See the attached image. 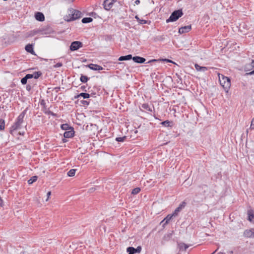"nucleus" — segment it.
Masks as SVG:
<instances>
[{
    "instance_id": "2",
    "label": "nucleus",
    "mask_w": 254,
    "mask_h": 254,
    "mask_svg": "<svg viewBox=\"0 0 254 254\" xmlns=\"http://www.w3.org/2000/svg\"><path fill=\"white\" fill-rule=\"evenodd\" d=\"M218 76L220 84L223 87L224 90L228 92L231 87L230 78L219 73H218Z\"/></svg>"
},
{
    "instance_id": "10",
    "label": "nucleus",
    "mask_w": 254,
    "mask_h": 254,
    "mask_svg": "<svg viewBox=\"0 0 254 254\" xmlns=\"http://www.w3.org/2000/svg\"><path fill=\"white\" fill-rule=\"evenodd\" d=\"M191 29V25L185 26L184 27H182L179 29L178 32L180 34H184L185 33L189 32Z\"/></svg>"
},
{
    "instance_id": "48",
    "label": "nucleus",
    "mask_w": 254,
    "mask_h": 254,
    "mask_svg": "<svg viewBox=\"0 0 254 254\" xmlns=\"http://www.w3.org/2000/svg\"><path fill=\"white\" fill-rule=\"evenodd\" d=\"M3 203L2 199H1V197L0 196V206H2Z\"/></svg>"
},
{
    "instance_id": "15",
    "label": "nucleus",
    "mask_w": 254,
    "mask_h": 254,
    "mask_svg": "<svg viewBox=\"0 0 254 254\" xmlns=\"http://www.w3.org/2000/svg\"><path fill=\"white\" fill-rule=\"evenodd\" d=\"M25 49L28 53H29L34 55H36L34 51L33 50L32 44H28L25 46Z\"/></svg>"
},
{
    "instance_id": "45",
    "label": "nucleus",
    "mask_w": 254,
    "mask_h": 254,
    "mask_svg": "<svg viewBox=\"0 0 254 254\" xmlns=\"http://www.w3.org/2000/svg\"><path fill=\"white\" fill-rule=\"evenodd\" d=\"M81 89L83 91H86V87H85V86H84V85L82 86L81 87Z\"/></svg>"
},
{
    "instance_id": "8",
    "label": "nucleus",
    "mask_w": 254,
    "mask_h": 254,
    "mask_svg": "<svg viewBox=\"0 0 254 254\" xmlns=\"http://www.w3.org/2000/svg\"><path fill=\"white\" fill-rule=\"evenodd\" d=\"M141 251V247L140 246H138L136 248L132 247H129L127 248V252L128 253V254H134L136 253H139Z\"/></svg>"
},
{
    "instance_id": "12",
    "label": "nucleus",
    "mask_w": 254,
    "mask_h": 254,
    "mask_svg": "<svg viewBox=\"0 0 254 254\" xmlns=\"http://www.w3.org/2000/svg\"><path fill=\"white\" fill-rule=\"evenodd\" d=\"M74 134V129L73 128H72L69 130L65 131L64 134V138H70L73 137Z\"/></svg>"
},
{
    "instance_id": "21",
    "label": "nucleus",
    "mask_w": 254,
    "mask_h": 254,
    "mask_svg": "<svg viewBox=\"0 0 254 254\" xmlns=\"http://www.w3.org/2000/svg\"><path fill=\"white\" fill-rule=\"evenodd\" d=\"M81 97H83V99H87L90 97V95L89 93L82 92L76 96H75L74 98L77 99V98H79Z\"/></svg>"
},
{
    "instance_id": "18",
    "label": "nucleus",
    "mask_w": 254,
    "mask_h": 254,
    "mask_svg": "<svg viewBox=\"0 0 254 254\" xmlns=\"http://www.w3.org/2000/svg\"><path fill=\"white\" fill-rule=\"evenodd\" d=\"M195 68L196 70L198 71H202L205 72L208 70V67L206 66H201L198 65L197 64H195L194 65Z\"/></svg>"
},
{
    "instance_id": "33",
    "label": "nucleus",
    "mask_w": 254,
    "mask_h": 254,
    "mask_svg": "<svg viewBox=\"0 0 254 254\" xmlns=\"http://www.w3.org/2000/svg\"><path fill=\"white\" fill-rule=\"evenodd\" d=\"M248 220L251 222L253 221V220L254 218V214L253 213H252L251 211H249L248 212Z\"/></svg>"
},
{
    "instance_id": "13",
    "label": "nucleus",
    "mask_w": 254,
    "mask_h": 254,
    "mask_svg": "<svg viewBox=\"0 0 254 254\" xmlns=\"http://www.w3.org/2000/svg\"><path fill=\"white\" fill-rule=\"evenodd\" d=\"M35 19L40 22H42L45 20V16L44 14L40 12H37L35 14Z\"/></svg>"
},
{
    "instance_id": "19",
    "label": "nucleus",
    "mask_w": 254,
    "mask_h": 254,
    "mask_svg": "<svg viewBox=\"0 0 254 254\" xmlns=\"http://www.w3.org/2000/svg\"><path fill=\"white\" fill-rule=\"evenodd\" d=\"M160 124L165 127H172L174 125L173 122L169 120L163 121L161 122Z\"/></svg>"
},
{
    "instance_id": "44",
    "label": "nucleus",
    "mask_w": 254,
    "mask_h": 254,
    "mask_svg": "<svg viewBox=\"0 0 254 254\" xmlns=\"http://www.w3.org/2000/svg\"><path fill=\"white\" fill-rule=\"evenodd\" d=\"M246 74L250 75L254 74V69L250 72L247 73Z\"/></svg>"
},
{
    "instance_id": "16",
    "label": "nucleus",
    "mask_w": 254,
    "mask_h": 254,
    "mask_svg": "<svg viewBox=\"0 0 254 254\" xmlns=\"http://www.w3.org/2000/svg\"><path fill=\"white\" fill-rule=\"evenodd\" d=\"M180 251H185L189 247V246L184 243H180L178 244Z\"/></svg>"
},
{
    "instance_id": "35",
    "label": "nucleus",
    "mask_w": 254,
    "mask_h": 254,
    "mask_svg": "<svg viewBox=\"0 0 254 254\" xmlns=\"http://www.w3.org/2000/svg\"><path fill=\"white\" fill-rule=\"evenodd\" d=\"M5 122L2 119H0V130H3L4 129Z\"/></svg>"
},
{
    "instance_id": "28",
    "label": "nucleus",
    "mask_w": 254,
    "mask_h": 254,
    "mask_svg": "<svg viewBox=\"0 0 254 254\" xmlns=\"http://www.w3.org/2000/svg\"><path fill=\"white\" fill-rule=\"evenodd\" d=\"M89 79V78L87 76L81 74L80 77V80L82 83H86L88 80Z\"/></svg>"
},
{
    "instance_id": "11",
    "label": "nucleus",
    "mask_w": 254,
    "mask_h": 254,
    "mask_svg": "<svg viewBox=\"0 0 254 254\" xmlns=\"http://www.w3.org/2000/svg\"><path fill=\"white\" fill-rule=\"evenodd\" d=\"M86 66L88 67L91 69L94 70H101L103 69V68L101 66L93 64H89L86 65Z\"/></svg>"
},
{
    "instance_id": "6",
    "label": "nucleus",
    "mask_w": 254,
    "mask_h": 254,
    "mask_svg": "<svg viewBox=\"0 0 254 254\" xmlns=\"http://www.w3.org/2000/svg\"><path fill=\"white\" fill-rule=\"evenodd\" d=\"M83 46V44L80 41H74L70 46V50L72 51H76Z\"/></svg>"
},
{
    "instance_id": "27",
    "label": "nucleus",
    "mask_w": 254,
    "mask_h": 254,
    "mask_svg": "<svg viewBox=\"0 0 254 254\" xmlns=\"http://www.w3.org/2000/svg\"><path fill=\"white\" fill-rule=\"evenodd\" d=\"M61 128L63 129V130H69L71 128H73L72 127H71L69 126L68 124H62L61 126Z\"/></svg>"
},
{
    "instance_id": "42",
    "label": "nucleus",
    "mask_w": 254,
    "mask_h": 254,
    "mask_svg": "<svg viewBox=\"0 0 254 254\" xmlns=\"http://www.w3.org/2000/svg\"><path fill=\"white\" fill-rule=\"evenodd\" d=\"M251 128L253 129H254V118L252 121Z\"/></svg>"
},
{
    "instance_id": "25",
    "label": "nucleus",
    "mask_w": 254,
    "mask_h": 254,
    "mask_svg": "<svg viewBox=\"0 0 254 254\" xmlns=\"http://www.w3.org/2000/svg\"><path fill=\"white\" fill-rule=\"evenodd\" d=\"M173 216H174V215H173V214L171 215H168L163 219V220L162 221V222H164V225H166V224H168L169 222V221L171 220V219H172Z\"/></svg>"
},
{
    "instance_id": "24",
    "label": "nucleus",
    "mask_w": 254,
    "mask_h": 254,
    "mask_svg": "<svg viewBox=\"0 0 254 254\" xmlns=\"http://www.w3.org/2000/svg\"><path fill=\"white\" fill-rule=\"evenodd\" d=\"M31 75H29L28 74H27L24 77L22 78L21 79V83L23 85H25L27 83L28 79H30V77Z\"/></svg>"
},
{
    "instance_id": "31",
    "label": "nucleus",
    "mask_w": 254,
    "mask_h": 254,
    "mask_svg": "<svg viewBox=\"0 0 254 254\" xmlns=\"http://www.w3.org/2000/svg\"><path fill=\"white\" fill-rule=\"evenodd\" d=\"M37 176H34L32 177L29 180H28V184L30 185L36 182L37 180Z\"/></svg>"
},
{
    "instance_id": "32",
    "label": "nucleus",
    "mask_w": 254,
    "mask_h": 254,
    "mask_svg": "<svg viewBox=\"0 0 254 254\" xmlns=\"http://www.w3.org/2000/svg\"><path fill=\"white\" fill-rule=\"evenodd\" d=\"M76 169H70L68 172H67V175L69 177H73L75 175Z\"/></svg>"
},
{
    "instance_id": "38",
    "label": "nucleus",
    "mask_w": 254,
    "mask_h": 254,
    "mask_svg": "<svg viewBox=\"0 0 254 254\" xmlns=\"http://www.w3.org/2000/svg\"><path fill=\"white\" fill-rule=\"evenodd\" d=\"M34 85H35V84H33V85L30 84H27L26 87V90L28 92H30L32 89L33 88Z\"/></svg>"
},
{
    "instance_id": "54",
    "label": "nucleus",
    "mask_w": 254,
    "mask_h": 254,
    "mask_svg": "<svg viewBox=\"0 0 254 254\" xmlns=\"http://www.w3.org/2000/svg\"><path fill=\"white\" fill-rule=\"evenodd\" d=\"M217 254H225L222 252H219Z\"/></svg>"
},
{
    "instance_id": "3",
    "label": "nucleus",
    "mask_w": 254,
    "mask_h": 254,
    "mask_svg": "<svg viewBox=\"0 0 254 254\" xmlns=\"http://www.w3.org/2000/svg\"><path fill=\"white\" fill-rule=\"evenodd\" d=\"M27 109L24 110L18 116L16 122L11 127V131L16 130L21 127V124L23 122V119L26 114Z\"/></svg>"
},
{
    "instance_id": "23",
    "label": "nucleus",
    "mask_w": 254,
    "mask_h": 254,
    "mask_svg": "<svg viewBox=\"0 0 254 254\" xmlns=\"http://www.w3.org/2000/svg\"><path fill=\"white\" fill-rule=\"evenodd\" d=\"M132 59V57L131 55H127L124 56H121L119 58V61H127Z\"/></svg>"
},
{
    "instance_id": "53",
    "label": "nucleus",
    "mask_w": 254,
    "mask_h": 254,
    "mask_svg": "<svg viewBox=\"0 0 254 254\" xmlns=\"http://www.w3.org/2000/svg\"><path fill=\"white\" fill-rule=\"evenodd\" d=\"M218 249L216 250L214 252H213L211 254H214L215 252L217 251Z\"/></svg>"
},
{
    "instance_id": "49",
    "label": "nucleus",
    "mask_w": 254,
    "mask_h": 254,
    "mask_svg": "<svg viewBox=\"0 0 254 254\" xmlns=\"http://www.w3.org/2000/svg\"><path fill=\"white\" fill-rule=\"evenodd\" d=\"M251 65L253 67H254V60H252L251 63Z\"/></svg>"
},
{
    "instance_id": "1",
    "label": "nucleus",
    "mask_w": 254,
    "mask_h": 254,
    "mask_svg": "<svg viewBox=\"0 0 254 254\" xmlns=\"http://www.w3.org/2000/svg\"><path fill=\"white\" fill-rule=\"evenodd\" d=\"M82 14L81 11L70 8L68 10V14L64 17V19L67 22H70L82 17Z\"/></svg>"
},
{
    "instance_id": "26",
    "label": "nucleus",
    "mask_w": 254,
    "mask_h": 254,
    "mask_svg": "<svg viewBox=\"0 0 254 254\" xmlns=\"http://www.w3.org/2000/svg\"><path fill=\"white\" fill-rule=\"evenodd\" d=\"M158 61H165L167 63H173V62L170 60H169V59H159V60H155V59H153V60H150L147 63H152V62H158Z\"/></svg>"
},
{
    "instance_id": "43",
    "label": "nucleus",
    "mask_w": 254,
    "mask_h": 254,
    "mask_svg": "<svg viewBox=\"0 0 254 254\" xmlns=\"http://www.w3.org/2000/svg\"><path fill=\"white\" fill-rule=\"evenodd\" d=\"M51 194V191H48L47 192V198L46 199V201H47L48 200V199L49 198Z\"/></svg>"
},
{
    "instance_id": "51",
    "label": "nucleus",
    "mask_w": 254,
    "mask_h": 254,
    "mask_svg": "<svg viewBox=\"0 0 254 254\" xmlns=\"http://www.w3.org/2000/svg\"><path fill=\"white\" fill-rule=\"evenodd\" d=\"M49 114H51V115H53V116H54V115H55V114H54L52 112H51V111H50V112H49Z\"/></svg>"
},
{
    "instance_id": "39",
    "label": "nucleus",
    "mask_w": 254,
    "mask_h": 254,
    "mask_svg": "<svg viewBox=\"0 0 254 254\" xmlns=\"http://www.w3.org/2000/svg\"><path fill=\"white\" fill-rule=\"evenodd\" d=\"M80 102L84 106H87L89 104V101L86 100H81Z\"/></svg>"
},
{
    "instance_id": "57",
    "label": "nucleus",
    "mask_w": 254,
    "mask_h": 254,
    "mask_svg": "<svg viewBox=\"0 0 254 254\" xmlns=\"http://www.w3.org/2000/svg\"><path fill=\"white\" fill-rule=\"evenodd\" d=\"M204 186L205 187H207V186L206 185H204Z\"/></svg>"
},
{
    "instance_id": "9",
    "label": "nucleus",
    "mask_w": 254,
    "mask_h": 254,
    "mask_svg": "<svg viewBox=\"0 0 254 254\" xmlns=\"http://www.w3.org/2000/svg\"><path fill=\"white\" fill-rule=\"evenodd\" d=\"M244 236L246 238L254 237V229H247L244 232Z\"/></svg>"
},
{
    "instance_id": "4",
    "label": "nucleus",
    "mask_w": 254,
    "mask_h": 254,
    "mask_svg": "<svg viewBox=\"0 0 254 254\" xmlns=\"http://www.w3.org/2000/svg\"><path fill=\"white\" fill-rule=\"evenodd\" d=\"M183 15V12L182 9L176 10L171 13L169 18L166 20V23L176 21Z\"/></svg>"
},
{
    "instance_id": "7",
    "label": "nucleus",
    "mask_w": 254,
    "mask_h": 254,
    "mask_svg": "<svg viewBox=\"0 0 254 254\" xmlns=\"http://www.w3.org/2000/svg\"><path fill=\"white\" fill-rule=\"evenodd\" d=\"M186 204L187 203L185 201H182L173 212V215H174V217L177 216L178 215L179 212L185 208Z\"/></svg>"
},
{
    "instance_id": "30",
    "label": "nucleus",
    "mask_w": 254,
    "mask_h": 254,
    "mask_svg": "<svg viewBox=\"0 0 254 254\" xmlns=\"http://www.w3.org/2000/svg\"><path fill=\"white\" fill-rule=\"evenodd\" d=\"M93 21V19L91 17H84L81 21L83 23H88L91 22Z\"/></svg>"
},
{
    "instance_id": "41",
    "label": "nucleus",
    "mask_w": 254,
    "mask_h": 254,
    "mask_svg": "<svg viewBox=\"0 0 254 254\" xmlns=\"http://www.w3.org/2000/svg\"><path fill=\"white\" fill-rule=\"evenodd\" d=\"M89 15L93 17L94 18H96V16L97 15V13H95V12H92L91 13H89Z\"/></svg>"
},
{
    "instance_id": "46",
    "label": "nucleus",
    "mask_w": 254,
    "mask_h": 254,
    "mask_svg": "<svg viewBox=\"0 0 254 254\" xmlns=\"http://www.w3.org/2000/svg\"><path fill=\"white\" fill-rule=\"evenodd\" d=\"M140 1L139 0H136L135 1H134V3L136 5H138L140 3Z\"/></svg>"
},
{
    "instance_id": "36",
    "label": "nucleus",
    "mask_w": 254,
    "mask_h": 254,
    "mask_svg": "<svg viewBox=\"0 0 254 254\" xmlns=\"http://www.w3.org/2000/svg\"><path fill=\"white\" fill-rule=\"evenodd\" d=\"M140 189L139 188H135L132 190L131 193L133 194H136L139 192Z\"/></svg>"
},
{
    "instance_id": "52",
    "label": "nucleus",
    "mask_w": 254,
    "mask_h": 254,
    "mask_svg": "<svg viewBox=\"0 0 254 254\" xmlns=\"http://www.w3.org/2000/svg\"><path fill=\"white\" fill-rule=\"evenodd\" d=\"M63 142H66L67 141V140L65 138L63 139Z\"/></svg>"
},
{
    "instance_id": "47",
    "label": "nucleus",
    "mask_w": 254,
    "mask_h": 254,
    "mask_svg": "<svg viewBox=\"0 0 254 254\" xmlns=\"http://www.w3.org/2000/svg\"><path fill=\"white\" fill-rule=\"evenodd\" d=\"M46 104L45 102V101L44 100H42L41 102V105H43V106H45Z\"/></svg>"
},
{
    "instance_id": "34",
    "label": "nucleus",
    "mask_w": 254,
    "mask_h": 254,
    "mask_svg": "<svg viewBox=\"0 0 254 254\" xmlns=\"http://www.w3.org/2000/svg\"><path fill=\"white\" fill-rule=\"evenodd\" d=\"M127 137L126 136H124L123 137H118L116 138V140L118 142H124L126 139Z\"/></svg>"
},
{
    "instance_id": "22",
    "label": "nucleus",
    "mask_w": 254,
    "mask_h": 254,
    "mask_svg": "<svg viewBox=\"0 0 254 254\" xmlns=\"http://www.w3.org/2000/svg\"><path fill=\"white\" fill-rule=\"evenodd\" d=\"M41 31V30L37 29V30H33L32 31H29L27 35V37H31L35 36L38 33H39Z\"/></svg>"
},
{
    "instance_id": "17",
    "label": "nucleus",
    "mask_w": 254,
    "mask_h": 254,
    "mask_svg": "<svg viewBox=\"0 0 254 254\" xmlns=\"http://www.w3.org/2000/svg\"><path fill=\"white\" fill-rule=\"evenodd\" d=\"M135 18L137 20V21L139 23V24H141V25H143V24H150L151 23V21L150 20L148 21V20L140 19L137 15H136L135 16Z\"/></svg>"
},
{
    "instance_id": "29",
    "label": "nucleus",
    "mask_w": 254,
    "mask_h": 254,
    "mask_svg": "<svg viewBox=\"0 0 254 254\" xmlns=\"http://www.w3.org/2000/svg\"><path fill=\"white\" fill-rule=\"evenodd\" d=\"M141 108L144 110H146L150 111V112L152 111V109L150 108V107L149 106V105L146 103L143 104L141 105Z\"/></svg>"
},
{
    "instance_id": "14",
    "label": "nucleus",
    "mask_w": 254,
    "mask_h": 254,
    "mask_svg": "<svg viewBox=\"0 0 254 254\" xmlns=\"http://www.w3.org/2000/svg\"><path fill=\"white\" fill-rule=\"evenodd\" d=\"M132 60L135 63L138 64H142L145 62L146 59L143 57H141L139 56H134L132 57Z\"/></svg>"
},
{
    "instance_id": "55",
    "label": "nucleus",
    "mask_w": 254,
    "mask_h": 254,
    "mask_svg": "<svg viewBox=\"0 0 254 254\" xmlns=\"http://www.w3.org/2000/svg\"><path fill=\"white\" fill-rule=\"evenodd\" d=\"M230 254H233V251H231L230 252Z\"/></svg>"
},
{
    "instance_id": "56",
    "label": "nucleus",
    "mask_w": 254,
    "mask_h": 254,
    "mask_svg": "<svg viewBox=\"0 0 254 254\" xmlns=\"http://www.w3.org/2000/svg\"><path fill=\"white\" fill-rule=\"evenodd\" d=\"M154 117H155V118L156 119H158V118H157V117H156L155 116H154Z\"/></svg>"
},
{
    "instance_id": "20",
    "label": "nucleus",
    "mask_w": 254,
    "mask_h": 254,
    "mask_svg": "<svg viewBox=\"0 0 254 254\" xmlns=\"http://www.w3.org/2000/svg\"><path fill=\"white\" fill-rule=\"evenodd\" d=\"M29 75H31L30 77V79L34 78L35 79H38L42 74L40 71L34 72L33 74H28Z\"/></svg>"
},
{
    "instance_id": "40",
    "label": "nucleus",
    "mask_w": 254,
    "mask_h": 254,
    "mask_svg": "<svg viewBox=\"0 0 254 254\" xmlns=\"http://www.w3.org/2000/svg\"><path fill=\"white\" fill-rule=\"evenodd\" d=\"M63 65L62 63H58L55 65H54V67L55 68L60 67H61Z\"/></svg>"
},
{
    "instance_id": "37",
    "label": "nucleus",
    "mask_w": 254,
    "mask_h": 254,
    "mask_svg": "<svg viewBox=\"0 0 254 254\" xmlns=\"http://www.w3.org/2000/svg\"><path fill=\"white\" fill-rule=\"evenodd\" d=\"M172 235V233L166 234L164 236V239L166 241H168L171 238Z\"/></svg>"
},
{
    "instance_id": "5",
    "label": "nucleus",
    "mask_w": 254,
    "mask_h": 254,
    "mask_svg": "<svg viewBox=\"0 0 254 254\" xmlns=\"http://www.w3.org/2000/svg\"><path fill=\"white\" fill-rule=\"evenodd\" d=\"M117 0H105L103 4L104 8L106 10H109L113 7Z\"/></svg>"
},
{
    "instance_id": "50",
    "label": "nucleus",
    "mask_w": 254,
    "mask_h": 254,
    "mask_svg": "<svg viewBox=\"0 0 254 254\" xmlns=\"http://www.w3.org/2000/svg\"><path fill=\"white\" fill-rule=\"evenodd\" d=\"M90 95V97H95V94L92 93Z\"/></svg>"
}]
</instances>
